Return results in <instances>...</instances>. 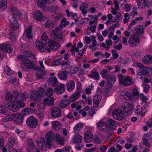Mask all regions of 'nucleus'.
<instances>
[{"label":"nucleus","instance_id":"obj_41","mask_svg":"<svg viewBox=\"0 0 152 152\" xmlns=\"http://www.w3.org/2000/svg\"><path fill=\"white\" fill-rule=\"evenodd\" d=\"M142 60L145 63H152V56L150 55H146L142 58Z\"/></svg>","mask_w":152,"mask_h":152},{"label":"nucleus","instance_id":"obj_50","mask_svg":"<svg viewBox=\"0 0 152 152\" xmlns=\"http://www.w3.org/2000/svg\"><path fill=\"white\" fill-rule=\"evenodd\" d=\"M61 65L62 68L63 69H67L70 67V65L69 64V62L66 61H64V63L61 64Z\"/></svg>","mask_w":152,"mask_h":152},{"label":"nucleus","instance_id":"obj_30","mask_svg":"<svg viewBox=\"0 0 152 152\" xmlns=\"http://www.w3.org/2000/svg\"><path fill=\"white\" fill-rule=\"evenodd\" d=\"M45 74V71L41 69L40 68H38L37 71L36 72V78L37 79H42L44 76Z\"/></svg>","mask_w":152,"mask_h":152},{"label":"nucleus","instance_id":"obj_60","mask_svg":"<svg viewBox=\"0 0 152 152\" xmlns=\"http://www.w3.org/2000/svg\"><path fill=\"white\" fill-rule=\"evenodd\" d=\"M28 145L29 148H30L32 149H35L36 146L34 145L32 141L30 140L28 143Z\"/></svg>","mask_w":152,"mask_h":152},{"label":"nucleus","instance_id":"obj_20","mask_svg":"<svg viewBox=\"0 0 152 152\" xmlns=\"http://www.w3.org/2000/svg\"><path fill=\"white\" fill-rule=\"evenodd\" d=\"M65 86L64 84H59L55 88L54 91L56 93L61 94L64 91Z\"/></svg>","mask_w":152,"mask_h":152},{"label":"nucleus","instance_id":"obj_13","mask_svg":"<svg viewBox=\"0 0 152 152\" xmlns=\"http://www.w3.org/2000/svg\"><path fill=\"white\" fill-rule=\"evenodd\" d=\"M0 49L8 53H11L12 51V48L9 44H4L0 46Z\"/></svg>","mask_w":152,"mask_h":152},{"label":"nucleus","instance_id":"obj_42","mask_svg":"<svg viewBox=\"0 0 152 152\" xmlns=\"http://www.w3.org/2000/svg\"><path fill=\"white\" fill-rule=\"evenodd\" d=\"M137 5L138 6L143 9L146 7L147 6V3L145 0H137Z\"/></svg>","mask_w":152,"mask_h":152},{"label":"nucleus","instance_id":"obj_46","mask_svg":"<svg viewBox=\"0 0 152 152\" xmlns=\"http://www.w3.org/2000/svg\"><path fill=\"white\" fill-rule=\"evenodd\" d=\"M107 20L105 22L106 24L110 23L111 22L115 23L116 22V19L115 17H113L111 14H108L107 15Z\"/></svg>","mask_w":152,"mask_h":152},{"label":"nucleus","instance_id":"obj_4","mask_svg":"<svg viewBox=\"0 0 152 152\" xmlns=\"http://www.w3.org/2000/svg\"><path fill=\"white\" fill-rule=\"evenodd\" d=\"M139 36L136 34H132L130 37L128 43L131 47H135L138 45L140 42Z\"/></svg>","mask_w":152,"mask_h":152},{"label":"nucleus","instance_id":"obj_51","mask_svg":"<svg viewBox=\"0 0 152 152\" xmlns=\"http://www.w3.org/2000/svg\"><path fill=\"white\" fill-rule=\"evenodd\" d=\"M14 115L9 114L5 116L3 118L4 121L6 122L12 121L14 119Z\"/></svg>","mask_w":152,"mask_h":152},{"label":"nucleus","instance_id":"obj_56","mask_svg":"<svg viewBox=\"0 0 152 152\" xmlns=\"http://www.w3.org/2000/svg\"><path fill=\"white\" fill-rule=\"evenodd\" d=\"M7 109L6 106L4 105L0 106V113L4 114H6L7 113Z\"/></svg>","mask_w":152,"mask_h":152},{"label":"nucleus","instance_id":"obj_35","mask_svg":"<svg viewBox=\"0 0 152 152\" xmlns=\"http://www.w3.org/2000/svg\"><path fill=\"white\" fill-rule=\"evenodd\" d=\"M23 116L21 115H14V120L15 123L18 124H20L23 122Z\"/></svg>","mask_w":152,"mask_h":152},{"label":"nucleus","instance_id":"obj_9","mask_svg":"<svg viewBox=\"0 0 152 152\" xmlns=\"http://www.w3.org/2000/svg\"><path fill=\"white\" fill-rule=\"evenodd\" d=\"M102 96L100 95H96L93 98V107L94 108H97L99 107V104L101 101Z\"/></svg>","mask_w":152,"mask_h":152},{"label":"nucleus","instance_id":"obj_45","mask_svg":"<svg viewBox=\"0 0 152 152\" xmlns=\"http://www.w3.org/2000/svg\"><path fill=\"white\" fill-rule=\"evenodd\" d=\"M43 102L45 104L46 106H51L53 104V101L52 99H50L48 98H46L43 100Z\"/></svg>","mask_w":152,"mask_h":152},{"label":"nucleus","instance_id":"obj_29","mask_svg":"<svg viewBox=\"0 0 152 152\" xmlns=\"http://www.w3.org/2000/svg\"><path fill=\"white\" fill-rule=\"evenodd\" d=\"M38 7L42 10H45L47 0H37Z\"/></svg>","mask_w":152,"mask_h":152},{"label":"nucleus","instance_id":"obj_24","mask_svg":"<svg viewBox=\"0 0 152 152\" xmlns=\"http://www.w3.org/2000/svg\"><path fill=\"white\" fill-rule=\"evenodd\" d=\"M120 96L121 97H123L126 100H131V94L129 91H124L121 92Z\"/></svg>","mask_w":152,"mask_h":152},{"label":"nucleus","instance_id":"obj_16","mask_svg":"<svg viewBox=\"0 0 152 152\" xmlns=\"http://www.w3.org/2000/svg\"><path fill=\"white\" fill-rule=\"evenodd\" d=\"M90 38H91L92 43L90 45L89 47L92 50H95L97 48L95 47L98 45L97 43L96 40V38L94 36H91Z\"/></svg>","mask_w":152,"mask_h":152},{"label":"nucleus","instance_id":"obj_54","mask_svg":"<svg viewBox=\"0 0 152 152\" xmlns=\"http://www.w3.org/2000/svg\"><path fill=\"white\" fill-rule=\"evenodd\" d=\"M29 96V94L27 92H24L21 93L20 95L21 100L23 101L26 99V98H28Z\"/></svg>","mask_w":152,"mask_h":152},{"label":"nucleus","instance_id":"obj_40","mask_svg":"<svg viewBox=\"0 0 152 152\" xmlns=\"http://www.w3.org/2000/svg\"><path fill=\"white\" fill-rule=\"evenodd\" d=\"M51 123L53 127L56 130H58L61 127V123L57 121H53Z\"/></svg>","mask_w":152,"mask_h":152},{"label":"nucleus","instance_id":"obj_12","mask_svg":"<svg viewBox=\"0 0 152 152\" xmlns=\"http://www.w3.org/2000/svg\"><path fill=\"white\" fill-rule=\"evenodd\" d=\"M50 36L51 38L53 39L61 40L62 38L60 32L54 30H52L51 32Z\"/></svg>","mask_w":152,"mask_h":152},{"label":"nucleus","instance_id":"obj_23","mask_svg":"<svg viewBox=\"0 0 152 152\" xmlns=\"http://www.w3.org/2000/svg\"><path fill=\"white\" fill-rule=\"evenodd\" d=\"M80 95L81 93L79 91H76L69 96V100L70 101H71L72 102H74L80 96Z\"/></svg>","mask_w":152,"mask_h":152},{"label":"nucleus","instance_id":"obj_11","mask_svg":"<svg viewBox=\"0 0 152 152\" xmlns=\"http://www.w3.org/2000/svg\"><path fill=\"white\" fill-rule=\"evenodd\" d=\"M37 143L38 146L42 150L44 149L45 147V142L44 138L38 137L37 140Z\"/></svg>","mask_w":152,"mask_h":152},{"label":"nucleus","instance_id":"obj_18","mask_svg":"<svg viewBox=\"0 0 152 152\" xmlns=\"http://www.w3.org/2000/svg\"><path fill=\"white\" fill-rule=\"evenodd\" d=\"M68 72L66 71H59L58 74V77L61 80H66L67 79Z\"/></svg>","mask_w":152,"mask_h":152},{"label":"nucleus","instance_id":"obj_6","mask_svg":"<svg viewBox=\"0 0 152 152\" xmlns=\"http://www.w3.org/2000/svg\"><path fill=\"white\" fill-rule=\"evenodd\" d=\"M124 111L127 115L131 114L133 112V108L131 104L125 102L122 105Z\"/></svg>","mask_w":152,"mask_h":152},{"label":"nucleus","instance_id":"obj_27","mask_svg":"<svg viewBox=\"0 0 152 152\" xmlns=\"http://www.w3.org/2000/svg\"><path fill=\"white\" fill-rule=\"evenodd\" d=\"M70 103V101L69 100H63L59 102L58 106L60 108H64L67 107Z\"/></svg>","mask_w":152,"mask_h":152},{"label":"nucleus","instance_id":"obj_64","mask_svg":"<svg viewBox=\"0 0 152 152\" xmlns=\"http://www.w3.org/2000/svg\"><path fill=\"white\" fill-rule=\"evenodd\" d=\"M79 69L78 67H74L70 69V72L72 74H75L78 72Z\"/></svg>","mask_w":152,"mask_h":152},{"label":"nucleus","instance_id":"obj_8","mask_svg":"<svg viewBox=\"0 0 152 152\" xmlns=\"http://www.w3.org/2000/svg\"><path fill=\"white\" fill-rule=\"evenodd\" d=\"M17 58L19 60L23 59L21 61V65L22 69L23 70L29 61L28 57L25 55H20L18 56Z\"/></svg>","mask_w":152,"mask_h":152},{"label":"nucleus","instance_id":"obj_63","mask_svg":"<svg viewBox=\"0 0 152 152\" xmlns=\"http://www.w3.org/2000/svg\"><path fill=\"white\" fill-rule=\"evenodd\" d=\"M61 24L64 27H66L67 25L69 24V22L68 21H66V19L65 18H63L61 21Z\"/></svg>","mask_w":152,"mask_h":152},{"label":"nucleus","instance_id":"obj_52","mask_svg":"<svg viewBox=\"0 0 152 152\" xmlns=\"http://www.w3.org/2000/svg\"><path fill=\"white\" fill-rule=\"evenodd\" d=\"M4 72L7 75H10L13 73V71L8 66H5L4 67Z\"/></svg>","mask_w":152,"mask_h":152},{"label":"nucleus","instance_id":"obj_44","mask_svg":"<svg viewBox=\"0 0 152 152\" xmlns=\"http://www.w3.org/2000/svg\"><path fill=\"white\" fill-rule=\"evenodd\" d=\"M82 139L81 136L79 134H77L74 137L73 140L74 143H80Z\"/></svg>","mask_w":152,"mask_h":152},{"label":"nucleus","instance_id":"obj_38","mask_svg":"<svg viewBox=\"0 0 152 152\" xmlns=\"http://www.w3.org/2000/svg\"><path fill=\"white\" fill-rule=\"evenodd\" d=\"M48 81L49 85L52 86H55L58 84L57 79L55 77L49 78Z\"/></svg>","mask_w":152,"mask_h":152},{"label":"nucleus","instance_id":"obj_22","mask_svg":"<svg viewBox=\"0 0 152 152\" xmlns=\"http://www.w3.org/2000/svg\"><path fill=\"white\" fill-rule=\"evenodd\" d=\"M16 143L17 141L15 138L12 137L9 138L8 139L7 144L8 148L12 149L14 147V145Z\"/></svg>","mask_w":152,"mask_h":152},{"label":"nucleus","instance_id":"obj_3","mask_svg":"<svg viewBox=\"0 0 152 152\" xmlns=\"http://www.w3.org/2000/svg\"><path fill=\"white\" fill-rule=\"evenodd\" d=\"M112 115L114 119L118 121L122 120L124 117V114L123 111L118 108L113 110Z\"/></svg>","mask_w":152,"mask_h":152},{"label":"nucleus","instance_id":"obj_37","mask_svg":"<svg viewBox=\"0 0 152 152\" xmlns=\"http://www.w3.org/2000/svg\"><path fill=\"white\" fill-rule=\"evenodd\" d=\"M11 11L12 12L14 16L12 18H15V19L20 18L21 14L17 8H11Z\"/></svg>","mask_w":152,"mask_h":152},{"label":"nucleus","instance_id":"obj_14","mask_svg":"<svg viewBox=\"0 0 152 152\" xmlns=\"http://www.w3.org/2000/svg\"><path fill=\"white\" fill-rule=\"evenodd\" d=\"M34 18L38 21H41L43 19L44 16L42 12L38 10L34 12Z\"/></svg>","mask_w":152,"mask_h":152},{"label":"nucleus","instance_id":"obj_32","mask_svg":"<svg viewBox=\"0 0 152 152\" xmlns=\"http://www.w3.org/2000/svg\"><path fill=\"white\" fill-rule=\"evenodd\" d=\"M25 68L23 70L25 71H28L29 70L31 69H34L36 68V66L33 61L30 60H29L28 62L27 63Z\"/></svg>","mask_w":152,"mask_h":152},{"label":"nucleus","instance_id":"obj_33","mask_svg":"<svg viewBox=\"0 0 152 152\" xmlns=\"http://www.w3.org/2000/svg\"><path fill=\"white\" fill-rule=\"evenodd\" d=\"M8 107L12 111L16 112L18 110L19 106L17 103L13 104L12 103L8 105Z\"/></svg>","mask_w":152,"mask_h":152},{"label":"nucleus","instance_id":"obj_31","mask_svg":"<svg viewBox=\"0 0 152 152\" xmlns=\"http://www.w3.org/2000/svg\"><path fill=\"white\" fill-rule=\"evenodd\" d=\"M88 9V5L85 2L82 3L80 7V10L82 11V14L85 15L87 13Z\"/></svg>","mask_w":152,"mask_h":152},{"label":"nucleus","instance_id":"obj_61","mask_svg":"<svg viewBox=\"0 0 152 152\" xmlns=\"http://www.w3.org/2000/svg\"><path fill=\"white\" fill-rule=\"evenodd\" d=\"M141 25H137L134 27L132 29V32L134 33H136L138 34V30L140 29Z\"/></svg>","mask_w":152,"mask_h":152},{"label":"nucleus","instance_id":"obj_62","mask_svg":"<svg viewBox=\"0 0 152 152\" xmlns=\"http://www.w3.org/2000/svg\"><path fill=\"white\" fill-rule=\"evenodd\" d=\"M7 4L5 3H1L0 2V11H4L6 9Z\"/></svg>","mask_w":152,"mask_h":152},{"label":"nucleus","instance_id":"obj_21","mask_svg":"<svg viewBox=\"0 0 152 152\" xmlns=\"http://www.w3.org/2000/svg\"><path fill=\"white\" fill-rule=\"evenodd\" d=\"M31 98L33 100L40 101L42 99V97L41 94L35 91H33L31 93Z\"/></svg>","mask_w":152,"mask_h":152},{"label":"nucleus","instance_id":"obj_49","mask_svg":"<svg viewBox=\"0 0 152 152\" xmlns=\"http://www.w3.org/2000/svg\"><path fill=\"white\" fill-rule=\"evenodd\" d=\"M82 125L80 124H77L74 127V130L75 133H78L83 128Z\"/></svg>","mask_w":152,"mask_h":152},{"label":"nucleus","instance_id":"obj_36","mask_svg":"<svg viewBox=\"0 0 152 152\" xmlns=\"http://www.w3.org/2000/svg\"><path fill=\"white\" fill-rule=\"evenodd\" d=\"M145 107L144 106L142 107L140 106H137L136 107L135 112L136 113L139 114L140 115H143L145 112Z\"/></svg>","mask_w":152,"mask_h":152},{"label":"nucleus","instance_id":"obj_1","mask_svg":"<svg viewBox=\"0 0 152 152\" xmlns=\"http://www.w3.org/2000/svg\"><path fill=\"white\" fill-rule=\"evenodd\" d=\"M42 43L39 40H36V45L37 48L41 52L46 50L50 52L51 49L53 50H56L59 47V44L53 40L48 39L47 34L44 33L41 37Z\"/></svg>","mask_w":152,"mask_h":152},{"label":"nucleus","instance_id":"obj_48","mask_svg":"<svg viewBox=\"0 0 152 152\" xmlns=\"http://www.w3.org/2000/svg\"><path fill=\"white\" fill-rule=\"evenodd\" d=\"M5 98L7 100L10 102H12L14 101V98H13V96L9 91H7L5 95Z\"/></svg>","mask_w":152,"mask_h":152},{"label":"nucleus","instance_id":"obj_59","mask_svg":"<svg viewBox=\"0 0 152 152\" xmlns=\"http://www.w3.org/2000/svg\"><path fill=\"white\" fill-rule=\"evenodd\" d=\"M90 26L88 27V29L90 30L92 32H95L96 30V25H89Z\"/></svg>","mask_w":152,"mask_h":152},{"label":"nucleus","instance_id":"obj_53","mask_svg":"<svg viewBox=\"0 0 152 152\" xmlns=\"http://www.w3.org/2000/svg\"><path fill=\"white\" fill-rule=\"evenodd\" d=\"M15 132L18 134V136L22 138H24L25 136V133L23 132L20 130L19 129H16Z\"/></svg>","mask_w":152,"mask_h":152},{"label":"nucleus","instance_id":"obj_19","mask_svg":"<svg viewBox=\"0 0 152 152\" xmlns=\"http://www.w3.org/2000/svg\"><path fill=\"white\" fill-rule=\"evenodd\" d=\"M97 126L99 129L102 132H105L107 130L105 123L102 121H100L97 123Z\"/></svg>","mask_w":152,"mask_h":152},{"label":"nucleus","instance_id":"obj_2","mask_svg":"<svg viewBox=\"0 0 152 152\" xmlns=\"http://www.w3.org/2000/svg\"><path fill=\"white\" fill-rule=\"evenodd\" d=\"M118 78L119 83L125 86H130L132 83V78L129 77H123L121 74H118Z\"/></svg>","mask_w":152,"mask_h":152},{"label":"nucleus","instance_id":"obj_34","mask_svg":"<svg viewBox=\"0 0 152 152\" xmlns=\"http://www.w3.org/2000/svg\"><path fill=\"white\" fill-rule=\"evenodd\" d=\"M32 26L31 25H29L27 29L25 30L24 34H26L28 39H31L32 37Z\"/></svg>","mask_w":152,"mask_h":152},{"label":"nucleus","instance_id":"obj_28","mask_svg":"<svg viewBox=\"0 0 152 152\" xmlns=\"http://www.w3.org/2000/svg\"><path fill=\"white\" fill-rule=\"evenodd\" d=\"M67 90L69 91H72L75 87V82L74 80H70L66 83Z\"/></svg>","mask_w":152,"mask_h":152},{"label":"nucleus","instance_id":"obj_43","mask_svg":"<svg viewBox=\"0 0 152 152\" xmlns=\"http://www.w3.org/2000/svg\"><path fill=\"white\" fill-rule=\"evenodd\" d=\"M44 26L46 28L51 29L54 27V24L53 22L48 20L45 23Z\"/></svg>","mask_w":152,"mask_h":152},{"label":"nucleus","instance_id":"obj_15","mask_svg":"<svg viewBox=\"0 0 152 152\" xmlns=\"http://www.w3.org/2000/svg\"><path fill=\"white\" fill-rule=\"evenodd\" d=\"M53 132L52 131H49L47 132L45 134V137L46 140V144L48 145H50L52 141Z\"/></svg>","mask_w":152,"mask_h":152},{"label":"nucleus","instance_id":"obj_55","mask_svg":"<svg viewBox=\"0 0 152 152\" xmlns=\"http://www.w3.org/2000/svg\"><path fill=\"white\" fill-rule=\"evenodd\" d=\"M148 73V72L147 70L143 69L137 74V75L138 77H139L140 76L141 77L143 75L145 76L147 75ZM140 78H141V77H140Z\"/></svg>","mask_w":152,"mask_h":152},{"label":"nucleus","instance_id":"obj_47","mask_svg":"<svg viewBox=\"0 0 152 152\" xmlns=\"http://www.w3.org/2000/svg\"><path fill=\"white\" fill-rule=\"evenodd\" d=\"M89 76L96 80H98L99 79V75L97 72L92 71Z\"/></svg>","mask_w":152,"mask_h":152},{"label":"nucleus","instance_id":"obj_57","mask_svg":"<svg viewBox=\"0 0 152 152\" xmlns=\"http://www.w3.org/2000/svg\"><path fill=\"white\" fill-rule=\"evenodd\" d=\"M53 91L51 88H48L47 89L46 92V94L48 96H50L53 95Z\"/></svg>","mask_w":152,"mask_h":152},{"label":"nucleus","instance_id":"obj_26","mask_svg":"<svg viewBox=\"0 0 152 152\" xmlns=\"http://www.w3.org/2000/svg\"><path fill=\"white\" fill-rule=\"evenodd\" d=\"M116 80V77L114 75L108 76L107 78L106 82L109 85V88H111L112 84L115 82Z\"/></svg>","mask_w":152,"mask_h":152},{"label":"nucleus","instance_id":"obj_17","mask_svg":"<svg viewBox=\"0 0 152 152\" xmlns=\"http://www.w3.org/2000/svg\"><path fill=\"white\" fill-rule=\"evenodd\" d=\"M93 134L90 131L85 132L84 134V139L87 143L90 142L92 140Z\"/></svg>","mask_w":152,"mask_h":152},{"label":"nucleus","instance_id":"obj_58","mask_svg":"<svg viewBox=\"0 0 152 152\" xmlns=\"http://www.w3.org/2000/svg\"><path fill=\"white\" fill-rule=\"evenodd\" d=\"M83 44L81 42H79L77 44V47H76V45L75 44L73 47V48L74 50H75V51L76 52H78L79 51V49H78V48H80L83 47Z\"/></svg>","mask_w":152,"mask_h":152},{"label":"nucleus","instance_id":"obj_10","mask_svg":"<svg viewBox=\"0 0 152 152\" xmlns=\"http://www.w3.org/2000/svg\"><path fill=\"white\" fill-rule=\"evenodd\" d=\"M10 23L13 30H17L19 27V24L15 18H12L10 19Z\"/></svg>","mask_w":152,"mask_h":152},{"label":"nucleus","instance_id":"obj_7","mask_svg":"<svg viewBox=\"0 0 152 152\" xmlns=\"http://www.w3.org/2000/svg\"><path fill=\"white\" fill-rule=\"evenodd\" d=\"M61 110L57 107L52 108L51 111V115L53 118H56L61 117Z\"/></svg>","mask_w":152,"mask_h":152},{"label":"nucleus","instance_id":"obj_5","mask_svg":"<svg viewBox=\"0 0 152 152\" xmlns=\"http://www.w3.org/2000/svg\"><path fill=\"white\" fill-rule=\"evenodd\" d=\"M27 125L31 128H35L38 124L37 119L33 116L28 117L27 120Z\"/></svg>","mask_w":152,"mask_h":152},{"label":"nucleus","instance_id":"obj_39","mask_svg":"<svg viewBox=\"0 0 152 152\" xmlns=\"http://www.w3.org/2000/svg\"><path fill=\"white\" fill-rule=\"evenodd\" d=\"M131 100H136L139 97V93L137 89L134 88L132 91L131 94Z\"/></svg>","mask_w":152,"mask_h":152},{"label":"nucleus","instance_id":"obj_25","mask_svg":"<svg viewBox=\"0 0 152 152\" xmlns=\"http://www.w3.org/2000/svg\"><path fill=\"white\" fill-rule=\"evenodd\" d=\"M116 121L111 119L108 120L107 124L109 128L112 129H115L117 126Z\"/></svg>","mask_w":152,"mask_h":152}]
</instances>
